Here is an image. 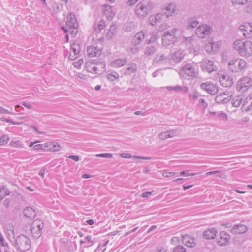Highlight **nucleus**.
Segmentation results:
<instances>
[{
	"mask_svg": "<svg viewBox=\"0 0 252 252\" xmlns=\"http://www.w3.org/2000/svg\"><path fill=\"white\" fill-rule=\"evenodd\" d=\"M127 62L126 58L118 59L112 61L111 65L114 68H119L124 65Z\"/></svg>",
	"mask_w": 252,
	"mask_h": 252,
	"instance_id": "obj_29",
	"label": "nucleus"
},
{
	"mask_svg": "<svg viewBox=\"0 0 252 252\" xmlns=\"http://www.w3.org/2000/svg\"><path fill=\"white\" fill-rule=\"evenodd\" d=\"M156 63H165L170 61L169 55L168 53L162 54L158 56L155 59Z\"/></svg>",
	"mask_w": 252,
	"mask_h": 252,
	"instance_id": "obj_26",
	"label": "nucleus"
},
{
	"mask_svg": "<svg viewBox=\"0 0 252 252\" xmlns=\"http://www.w3.org/2000/svg\"><path fill=\"white\" fill-rule=\"evenodd\" d=\"M184 54L180 50H177L172 54L171 57L172 59L177 63L180 62L184 58Z\"/></svg>",
	"mask_w": 252,
	"mask_h": 252,
	"instance_id": "obj_33",
	"label": "nucleus"
},
{
	"mask_svg": "<svg viewBox=\"0 0 252 252\" xmlns=\"http://www.w3.org/2000/svg\"><path fill=\"white\" fill-rule=\"evenodd\" d=\"M119 77V75L118 73L116 72H113L111 73L108 74L107 76V79L111 81H115V80L118 79Z\"/></svg>",
	"mask_w": 252,
	"mask_h": 252,
	"instance_id": "obj_40",
	"label": "nucleus"
},
{
	"mask_svg": "<svg viewBox=\"0 0 252 252\" xmlns=\"http://www.w3.org/2000/svg\"><path fill=\"white\" fill-rule=\"evenodd\" d=\"M238 33L247 38H252V23H246L240 25L238 29Z\"/></svg>",
	"mask_w": 252,
	"mask_h": 252,
	"instance_id": "obj_9",
	"label": "nucleus"
},
{
	"mask_svg": "<svg viewBox=\"0 0 252 252\" xmlns=\"http://www.w3.org/2000/svg\"><path fill=\"white\" fill-rule=\"evenodd\" d=\"M66 26L70 29H77L78 23L74 14H70L67 17V21L66 22Z\"/></svg>",
	"mask_w": 252,
	"mask_h": 252,
	"instance_id": "obj_19",
	"label": "nucleus"
},
{
	"mask_svg": "<svg viewBox=\"0 0 252 252\" xmlns=\"http://www.w3.org/2000/svg\"><path fill=\"white\" fill-rule=\"evenodd\" d=\"M153 3L150 0H142L136 6L135 12L139 17H145L153 8Z\"/></svg>",
	"mask_w": 252,
	"mask_h": 252,
	"instance_id": "obj_2",
	"label": "nucleus"
},
{
	"mask_svg": "<svg viewBox=\"0 0 252 252\" xmlns=\"http://www.w3.org/2000/svg\"><path fill=\"white\" fill-rule=\"evenodd\" d=\"M49 143L51 144V147H50L49 151L57 152L61 150V147L57 143L55 142H49Z\"/></svg>",
	"mask_w": 252,
	"mask_h": 252,
	"instance_id": "obj_39",
	"label": "nucleus"
},
{
	"mask_svg": "<svg viewBox=\"0 0 252 252\" xmlns=\"http://www.w3.org/2000/svg\"><path fill=\"white\" fill-rule=\"evenodd\" d=\"M166 88L169 91H175L177 92H179L181 91L182 90V87L179 85H177L174 87L168 86H166Z\"/></svg>",
	"mask_w": 252,
	"mask_h": 252,
	"instance_id": "obj_42",
	"label": "nucleus"
},
{
	"mask_svg": "<svg viewBox=\"0 0 252 252\" xmlns=\"http://www.w3.org/2000/svg\"><path fill=\"white\" fill-rule=\"evenodd\" d=\"M195 66L192 63H186L183 65L180 69V74H186L189 76L194 77L196 75Z\"/></svg>",
	"mask_w": 252,
	"mask_h": 252,
	"instance_id": "obj_10",
	"label": "nucleus"
},
{
	"mask_svg": "<svg viewBox=\"0 0 252 252\" xmlns=\"http://www.w3.org/2000/svg\"><path fill=\"white\" fill-rule=\"evenodd\" d=\"M42 146H43V151H49L50 147H51V144L49 143V142H46L44 144H42Z\"/></svg>",
	"mask_w": 252,
	"mask_h": 252,
	"instance_id": "obj_52",
	"label": "nucleus"
},
{
	"mask_svg": "<svg viewBox=\"0 0 252 252\" xmlns=\"http://www.w3.org/2000/svg\"><path fill=\"white\" fill-rule=\"evenodd\" d=\"M23 213L25 217L32 219L34 218L36 213L35 211L31 207H27L23 210Z\"/></svg>",
	"mask_w": 252,
	"mask_h": 252,
	"instance_id": "obj_34",
	"label": "nucleus"
},
{
	"mask_svg": "<svg viewBox=\"0 0 252 252\" xmlns=\"http://www.w3.org/2000/svg\"><path fill=\"white\" fill-rule=\"evenodd\" d=\"M96 157H102L105 158H111L112 157V154L111 153H102L96 154Z\"/></svg>",
	"mask_w": 252,
	"mask_h": 252,
	"instance_id": "obj_48",
	"label": "nucleus"
},
{
	"mask_svg": "<svg viewBox=\"0 0 252 252\" xmlns=\"http://www.w3.org/2000/svg\"><path fill=\"white\" fill-rule=\"evenodd\" d=\"M168 15L166 14H157L154 16H151L149 18V22L150 25L154 26L160 23L164 18H168Z\"/></svg>",
	"mask_w": 252,
	"mask_h": 252,
	"instance_id": "obj_13",
	"label": "nucleus"
},
{
	"mask_svg": "<svg viewBox=\"0 0 252 252\" xmlns=\"http://www.w3.org/2000/svg\"><path fill=\"white\" fill-rule=\"evenodd\" d=\"M168 136H170V135H168L167 131L161 132L158 134V137L161 140L166 139L169 138Z\"/></svg>",
	"mask_w": 252,
	"mask_h": 252,
	"instance_id": "obj_46",
	"label": "nucleus"
},
{
	"mask_svg": "<svg viewBox=\"0 0 252 252\" xmlns=\"http://www.w3.org/2000/svg\"><path fill=\"white\" fill-rule=\"evenodd\" d=\"M230 239V235L225 231H221L219 235L218 243L221 246L226 245Z\"/></svg>",
	"mask_w": 252,
	"mask_h": 252,
	"instance_id": "obj_16",
	"label": "nucleus"
},
{
	"mask_svg": "<svg viewBox=\"0 0 252 252\" xmlns=\"http://www.w3.org/2000/svg\"><path fill=\"white\" fill-rule=\"evenodd\" d=\"M252 87V79L245 77L239 80L237 83L236 89L238 91L245 92Z\"/></svg>",
	"mask_w": 252,
	"mask_h": 252,
	"instance_id": "obj_7",
	"label": "nucleus"
},
{
	"mask_svg": "<svg viewBox=\"0 0 252 252\" xmlns=\"http://www.w3.org/2000/svg\"><path fill=\"white\" fill-rule=\"evenodd\" d=\"M242 108L246 112H248L252 109V94L249 95L244 99Z\"/></svg>",
	"mask_w": 252,
	"mask_h": 252,
	"instance_id": "obj_18",
	"label": "nucleus"
},
{
	"mask_svg": "<svg viewBox=\"0 0 252 252\" xmlns=\"http://www.w3.org/2000/svg\"><path fill=\"white\" fill-rule=\"evenodd\" d=\"M105 27V23L104 20H100L97 23L95 24L94 28L97 32H100L101 30L103 29Z\"/></svg>",
	"mask_w": 252,
	"mask_h": 252,
	"instance_id": "obj_37",
	"label": "nucleus"
},
{
	"mask_svg": "<svg viewBox=\"0 0 252 252\" xmlns=\"http://www.w3.org/2000/svg\"><path fill=\"white\" fill-rule=\"evenodd\" d=\"M182 243L188 247H193L195 245L194 239L188 235L182 236Z\"/></svg>",
	"mask_w": 252,
	"mask_h": 252,
	"instance_id": "obj_25",
	"label": "nucleus"
},
{
	"mask_svg": "<svg viewBox=\"0 0 252 252\" xmlns=\"http://www.w3.org/2000/svg\"><path fill=\"white\" fill-rule=\"evenodd\" d=\"M186 249L181 245H178L173 250V252H186Z\"/></svg>",
	"mask_w": 252,
	"mask_h": 252,
	"instance_id": "obj_44",
	"label": "nucleus"
},
{
	"mask_svg": "<svg viewBox=\"0 0 252 252\" xmlns=\"http://www.w3.org/2000/svg\"><path fill=\"white\" fill-rule=\"evenodd\" d=\"M31 244L30 240L26 236L21 235L16 238L14 246L17 250L25 252L30 249Z\"/></svg>",
	"mask_w": 252,
	"mask_h": 252,
	"instance_id": "obj_3",
	"label": "nucleus"
},
{
	"mask_svg": "<svg viewBox=\"0 0 252 252\" xmlns=\"http://www.w3.org/2000/svg\"><path fill=\"white\" fill-rule=\"evenodd\" d=\"M217 63L210 60L205 59L201 63V68L204 72L210 73L217 70Z\"/></svg>",
	"mask_w": 252,
	"mask_h": 252,
	"instance_id": "obj_8",
	"label": "nucleus"
},
{
	"mask_svg": "<svg viewBox=\"0 0 252 252\" xmlns=\"http://www.w3.org/2000/svg\"><path fill=\"white\" fill-rule=\"evenodd\" d=\"M116 33V27L115 26H111L109 29L106 38L107 40H110Z\"/></svg>",
	"mask_w": 252,
	"mask_h": 252,
	"instance_id": "obj_38",
	"label": "nucleus"
},
{
	"mask_svg": "<svg viewBox=\"0 0 252 252\" xmlns=\"http://www.w3.org/2000/svg\"><path fill=\"white\" fill-rule=\"evenodd\" d=\"M9 140V137L7 135H3L0 137V145L6 144Z\"/></svg>",
	"mask_w": 252,
	"mask_h": 252,
	"instance_id": "obj_45",
	"label": "nucleus"
},
{
	"mask_svg": "<svg viewBox=\"0 0 252 252\" xmlns=\"http://www.w3.org/2000/svg\"><path fill=\"white\" fill-rule=\"evenodd\" d=\"M94 65V64L93 63H90L86 65V69L89 72L94 73V68L93 69V66Z\"/></svg>",
	"mask_w": 252,
	"mask_h": 252,
	"instance_id": "obj_49",
	"label": "nucleus"
},
{
	"mask_svg": "<svg viewBox=\"0 0 252 252\" xmlns=\"http://www.w3.org/2000/svg\"><path fill=\"white\" fill-rule=\"evenodd\" d=\"M83 60L82 59H80L78 61L74 62L73 63V65L74 67L77 69H79L81 67V66L83 63Z\"/></svg>",
	"mask_w": 252,
	"mask_h": 252,
	"instance_id": "obj_47",
	"label": "nucleus"
},
{
	"mask_svg": "<svg viewBox=\"0 0 252 252\" xmlns=\"http://www.w3.org/2000/svg\"><path fill=\"white\" fill-rule=\"evenodd\" d=\"M211 31L210 26L207 25H201L196 29V34L198 37L203 38L210 35Z\"/></svg>",
	"mask_w": 252,
	"mask_h": 252,
	"instance_id": "obj_11",
	"label": "nucleus"
},
{
	"mask_svg": "<svg viewBox=\"0 0 252 252\" xmlns=\"http://www.w3.org/2000/svg\"><path fill=\"white\" fill-rule=\"evenodd\" d=\"M68 158L73 159L75 161H78L79 160V157L78 156L70 155L68 157Z\"/></svg>",
	"mask_w": 252,
	"mask_h": 252,
	"instance_id": "obj_63",
	"label": "nucleus"
},
{
	"mask_svg": "<svg viewBox=\"0 0 252 252\" xmlns=\"http://www.w3.org/2000/svg\"><path fill=\"white\" fill-rule=\"evenodd\" d=\"M243 99V95L241 94L237 95L232 98L231 104L234 107H239L242 103Z\"/></svg>",
	"mask_w": 252,
	"mask_h": 252,
	"instance_id": "obj_31",
	"label": "nucleus"
},
{
	"mask_svg": "<svg viewBox=\"0 0 252 252\" xmlns=\"http://www.w3.org/2000/svg\"><path fill=\"white\" fill-rule=\"evenodd\" d=\"M178 31L177 28H174L171 31L165 32L162 38V44L167 46L174 44L177 41L176 33Z\"/></svg>",
	"mask_w": 252,
	"mask_h": 252,
	"instance_id": "obj_5",
	"label": "nucleus"
},
{
	"mask_svg": "<svg viewBox=\"0 0 252 252\" xmlns=\"http://www.w3.org/2000/svg\"><path fill=\"white\" fill-rule=\"evenodd\" d=\"M247 227L243 224H237L234 225L231 230L233 234H242L246 232L248 230Z\"/></svg>",
	"mask_w": 252,
	"mask_h": 252,
	"instance_id": "obj_21",
	"label": "nucleus"
},
{
	"mask_svg": "<svg viewBox=\"0 0 252 252\" xmlns=\"http://www.w3.org/2000/svg\"><path fill=\"white\" fill-rule=\"evenodd\" d=\"M217 118L223 121H226L228 120V116L227 114L222 111L218 112Z\"/></svg>",
	"mask_w": 252,
	"mask_h": 252,
	"instance_id": "obj_41",
	"label": "nucleus"
},
{
	"mask_svg": "<svg viewBox=\"0 0 252 252\" xmlns=\"http://www.w3.org/2000/svg\"><path fill=\"white\" fill-rule=\"evenodd\" d=\"M85 239L88 243H91V244L88 245L87 247L91 246L93 244V241L92 240V238L90 236H87Z\"/></svg>",
	"mask_w": 252,
	"mask_h": 252,
	"instance_id": "obj_64",
	"label": "nucleus"
},
{
	"mask_svg": "<svg viewBox=\"0 0 252 252\" xmlns=\"http://www.w3.org/2000/svg\"><path fill=\"white\" fill-rule=\"evenodd\" d=\"M128 67L124 71V74L126 76L130 75L136 71L137 66L136 63H132L128 64Z\"/></svg>",
	"mask_w": 252,
	"mask_h": 252,
	"instance_id": "obj_28",
	"label": "nucleus"
},
{
	"mask_svg": "<svg viewBox=\"0 0 252 252\" xmlns=\"http://www.w3.org/2000/svg\"><path fill=\"white\" fill-rule=\"evenodd\" d=\"M220 83L224 87H230L232 84V79H230L228 75H222L220 78Z\"/></svg>",
	"mask_w": 252,
	"mask_h": 252,
	"instance_id": "obj_22",
	"label": "nucleus"
},
{
	"mask_svg": "<svg viewBox=\"0 0 252 252\" xmlns=\"http://www.w3.org/2000/svg\"><path fill=\"white\" fill-rule=\"evenodd\" d=\"M120 156L124 158H133L134 159H145V160H150L151 159V157H141L138 156H132L129 153H121Z\"/></svg>",
	"mask_w": 252,
	"mask_h": 252,
	"instance_id": "obj_32",
	"label": "nucleus"
},
{
	"mask_svg": "<svg viewBox=\"0 0 252 252\" xmlns=\"http://www.w3.org/2000/svg\"><path fill=\"white\" fill-rule=\"evenodd\" d=\"M145 38V32L141 31L135 34L132 39V43L135 46L139 45Z\"/></svg>",
	"mask_w": 252,
	"mask_h": 252,
	"instance_id": "obj_23",
	"label": "nucleus"
},
{
	"mask_svg": "<svg viewBox=\"0 0 252 252\" xmlns=\"http://www.w3.org/2000/svg\"><path fill=\"white\" fill-rule=\"evenodd\" d=\"M200 94L197 92H194L192 94H190L189 95V98L192 97L193 99H197L199 97Z\"/></svg>",
	"mask_w": 252,
	"mask_h": 252,
	"instance_id": "obj_50",
	"label": "nucleus"
},
{
	"mask_svg": "<svg viewBox=\"0 0 252 252\" xmlns=\"http://www.w3.org/2000/svg\"><path fill=\"white\" fill-rule=\"evenodd\" d=\"M33 149L36 151L39 150H43L42 144L35 145L34 146H33Z\"/></svg>",
	"mask_w": 252,
	"mask_h": 252,
	"instance_id": "obj_61",
	"label": "nucleus"
},
{
	"mask_svg": "<svg viewBox=\"0 0 252 252\" xmlns=\"http://www.w3.org/2000/svg\"><path fill=\"white\" fill-rule=\"evenodd\" d=\"M10 145L14 147H22V144L19 141H11Z\"/></svg>",
	"mask_w": 252,
	"mask_h": 252,
	"instance_id": "obj_53",
	"label": "nucleus"
},
{
	"mask_svg": "<svg viewBox=\"0 0 252 252\" xmlns=\"http://www.w3.org/2000/svg\"><path fill=\"white\" fill-rule=\"evenodd\" d=\"M22 105L25 107H26L28 109H31L32 108V106L30 103H27L26 102H23L22 103Z\"/></svg>",
	"mask_w": 252,
	"mask_h": 252,
	"instance_id": "obj_60",
	"label": "nucleus"
},
{
	"mask_svg": "<svg viewBox=\"0 0 252 252\" xmlns=\"http://www.w3.org/2000/svg\"><path fill=\"white\" fill-rule=\"evenodd\" d=\"M176 174L175 172H166L164 171L162 173V175L165 177H170Z\"/></svg>",
	"mask_w": 252,
	"mask_h": 252,
	"instance_id": "obj_57",
	"label": "nucleus"
},
{
	"mask_svg": "<svg viewBox=\"0 0 252 252\" xmlns=\"http://www.w3.org/2000/svg\"><path fill=\"white\" fill-rule=\"evenodd\" d=\"M156 51L155 46L151 45L147 47L144 51V54L146 56H150L153 55Z\"/></svg>",
	"mask_w": 252,
	"mask_h": 252,
	"instance_id": "obj_35",
	"label": "nucleus"
},
{
	"mask_svg": "<svg viewBox=\"0 0 252 252\" xmlns=\"http://www.w3.org/2000/svg\"><path fill=\"white\" fill-rule=\"evenodd\" d=\"M80 51V47L78 43H73L71 45V49L69 58L70 60L75 59Z\"/></svg>",
	"mask_w": 252,
	"mask_h": 252,
	"instance_id": "obj_15",
	"label": "nucleus"
},
{
	"mask_svg": "<svg viewBox=\"0 0 252 252\" xmlns=\"http://www.w3.org/2000/svg\"><path fill=\"white\" fill-rule=\"evenodd\" d=\"M233 46L240 56L246 58L252 56V43L251 41L236 40L233 42Z\"/></svg>",
	"mask_w": 252,
	"mask_h": 252,
	"instance_id": "obj_1",
	"label": "nucleus"
},
{
	"mask_svg": "<svg viewBox=\"0 0 252 252\" xmlns=\"http://www.w3.org/2000/svg\"><path fill=\"white\" fill-rule=\"evenodd\" d=\"M180 243L179 238L178 237H174L171 240V243L173 245H177Z\"/></svg>",
	"mask_w": 252,
	"mask_h": 252,
	"instance_id": "obj_55",
	"label": "nucleus"
},
{
	"mask_svg": "<svg viewBox=\"0 0 252 252\" xmlns=\"http://www.w3.org/2000/svg\"><path fill=\"white\" fill-rule=\"evenodd\" d=\"M230 99L231 95H229L228 93L223 92V93H220L217 95L215 100L217 103H223L225 104L229 102Z\"/></svg>",
	"mask_w": 252,
	"mask_h": 252,
	"instance_id": "obj_14",
	"label": "nucleus"
},
{
	"mask_svg": "<svg viewBox=\"0 0 252 252\" xmlns=\"http://www.w3.org/2000/svg\"><path fill=\"white\" fill-rule=\"evenodd\" d=\"M199 24L197 20L194 18H191L188 21L187 28L188 29H193L196 27Z\"/></svg>",
	"mask_w": 252,
	"mask_h": 252,
	"instance_id": "obj_36",
	"label": "nucleus"
},
{
	"mask_svg": "<svg viewBox=\"0 0 252 252\" xmlns=\"http://www.w3.org/2000/svg\"><path fill=\"white\" fill-rule=\"evenodd\" d=\"M169 27V26L166 23H163L159 26L158 30L159 31H162L164 30H166Z\"/></svg>",
	"mask_w": 252,
	"mask_h": 252,
	"instance_id": "obj_56",
	"label": "nucleus"
},
{
	"mask_svg": "<svg viewBox=\"0 0 252 252\" xmlns=\"http://www.w3.org/2000/svg\"><path fill=\"white\" fill-rule=\"evenodd\" d=\"M166 10L171 13H173L175 11V6L174 4H170L166 8Z\"/></svg>",
	"mask_w": 252,
	"mask_h": 252,
	"instance_id": "obj_51",
	"label": "nucleus"
},
{
	"mask_svg": "<svg viewBox=\"0 0 252 252\" xmlns=\"http://www.w3.org/2000/svg\"><path fill=\"white\" fill-rule=\"evenodd\" d=\"M94 73L95 74H101L105 71V64L103 62H98L96 65L93 66Z\"/></svg>",
	"mask_w": 252,
	"mask_h": 252,
	"instance_id": "obj_27",
	"label": "nucleus"
},
{
	"mask_svg": "<svg viewBox=\"0 0 252 252\" xmlns=\"http://www.w3.org/2000/svg\"><path fill=\"white\" fill-rule=\"evenodd\" d=\"M4 121L6 122H7V123H11V124H12L13 125H22L23 124L22 122H14L11 119H6V118L5 119Z\"/></svg>",
	"mask_w": 252,
	"mask_h": 252,
	"instance_id": "obj_54",
	"label": "nucleus"
},
{
	"mask_svg": "<svg viewBox=\"0 0 252 252\" xmlns=\"http://www.w3.org/2000/svg\"><path fill=\"white\" fill-rule=\"evenodd\" d=\"M44 227V223L41 220H34L31 225V231L33 237L36 239L39 238L42 235V229Z\"/></svg>",
	"mask_w": 252,
	"mask_h": 252,
	"instance_id": "obj_6",
	"label": "nucleus"
},
{
	"mask_svg": "<svg viewBox=\"0 0 252 252\" xmlns=\"http://www.w3.org/2000/svg\"><path fill=\"white\" fill-rule=\"evenodd\" d=\"M6 113H10L11 114H13V113H11V112H9V111L7 110V109H6L2 107H0V114H6Z\"/></svg>",
	"mask_w": 252,
	"mask_h": 252,
	"instance_id": "obj_58",
	"label": "nucleus"
},
{
	"mask_svg": "<svg viewBox=\"0 0 252 252\" xmlns=\"http://www.w3.org/2000/svg\"><path fill=\"white\" fill-rule=\"evenodd\" d=\"M217 232V230L214 228H208L203 232V237L206 239H214Z\"/></svg>",
	"mask_w": 252,
	"mask_h": 252,
	"instance_id": "obj_24",
	"label": "nucleus"
},
{
	"mask_svg": "<svg viewBox=\"0 0 252 252\" xmlns=\"http://www.w3.org/2000/svg\"><path fill=\"white\" fill-rule=\"evenodd\" d=\"M104 14L109 20H111L115 15L111 6L108 5H105Z\"/></svg>",
	"mask_w": 252,
	"mask_h": 252,
	"instance_id": "obj_30",
	"label": "nucleus"
},
{
	"mask_svg": "<svg viewBox=\"0 0 252 252\" xmlns=\"http://www.w3.org/2000/svg\"><path fill=\"white\" fill-rule=\"evenodd\" d=\"M87 51L88 56L90 57H98L101 54V49L94 46L88 47Z\"/></svg>",
	"mask_w": 252,
	"mask_h": 252,
	"instance_id": "obj_20",
	"label": "nucleus"
},
{
	"mask_svg": "<svg viewBox=\"0 0 252 252\" xmlns=\"http://www.w3.org/2000/svg\"><path fill=\"white\" fill-rule=\"evenodd\" d=\"M251 0H232V3L234 4L244 5L247 3Z\"/></svg>",
	"mask_w": 252,
	"mask_h": 252,
	"instance_id": "obj_43",
	"label": "nucleus"
},
{
	"mask_svg": "<svg viewBox=\"0 0 252 252\" xmlns=\"http://www.w3.org/2000/svg\"><path fill=\"white\" fill-rule=\"evenodd\" d=\"M247 67L246 62L240 58L232 60L229 62L228 68L229 70L234 73H238L244 70Z\"/></svg>",
	"mask_w": 252,
	"mask_h": 252,
	"instance_id": "obj_4",
	"label": "nucleus"
},
{
	"mask_svg": "<svg viewBox=\"0 0 252 252\" xmlns=\"http://www.w3.org/2000/svg\"><path fill=\"white\" fill-rule=\"evenodd\" d=\"M200 88L212 95H215L218 92L217 86L211 82L202 83L200 84Z\"/></svg>",
	"mask_w": 252,
	"mask_h": 252,
	"instance_id": "obj_12",
	"label": "nucleus"
},
{
	"mask_svg": "<svg viewBox=\"0 0 252 252\" xmlns=\"http://www.w3.org/2000/svg\"><path fill=\"white\" fill-rule=\"evenodd\" d=\"M205 49L207 52L214 54L219 50V45L217 42H208L206 44Z\"/></svg>",
	"mask_w": 252,
	"mask_h": 252,
	"instance_id": "obj_17",
	"label": "nucleus"
},
{
	"mask_svg": "<svg viewBox=\"0 0 252 252\" xmlns=\"http://www.w3.org/2000/svg\"><path fill=\"white\" fill-rule=\"evenodd\" d=\"M220 171H219V170L210 171V172H207L206 173V176H209V175H216V174L220 173Z\"/></svg>",
	"mask_w": 252,
	"mask_h": 252,
	"instance_id": "obj_62",
	"label": "nucleus"
},
{
	"mask_svg": "<svg viewBox=\"0 0 252 252\" xmlns=\"http://www.w3.org/2000/svg\"><path fill=\"white\" fill-rule=\"evenodd\" d=\"M4 189L5 188L4 187H1V189H0V201H1L5 196L3 192Z\"/></svg>",
	"mask_w": 252,
	"mask_h": 252,
	"instance_id": "obj_59",
	"label": "nucleus"
}]
</instances>
